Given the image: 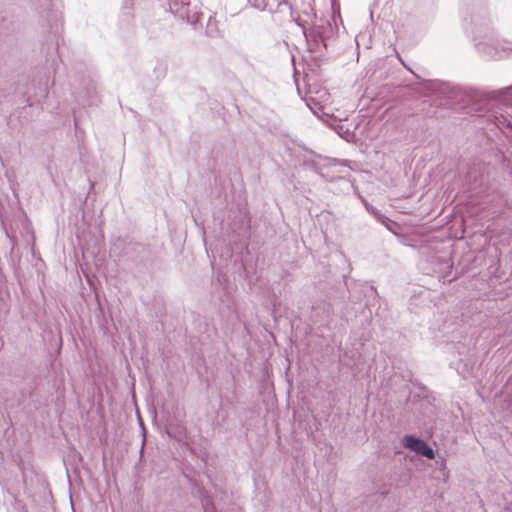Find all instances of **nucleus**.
I'll use <instances>...</instances> for the list:
<instances>
[{
  "instance_id": "39448f33",
  "label": "nucleus",
  "mask_w": 512,
  "mask_h": 512,
  "mask_svg": "<svg viewBox=\"0 0 512 512\" xmlns=\"http://www.w3.org/2000/svg\"><path fill=\"white\" fill-rule=\"evenodd\" d=\"M494 56L498 58L507 57L512 53V43L508 41L497 42L494 47Z\"/></svg>"
},
{
  "instance_id": "f257e3e1",
  "label": "nucleus",
  "mask_w": 512,
  "mask_h": 512,
  "mask_svg": "<svg viewBox=\"0 0 512 512\" xmlns=\"http://www.w3.org/2000/svg\"><path fill=\"white\" fill-rule=\"evenodd\" d=\"M494 122L500 129H507V135L512 136V95L510 102L499 106L494 115Z\"/></svg>"
},
{
  "instance_id": "20e7f679",
  "label": "nucleus",
  "mask_w": 512,
  "mask_h": 512,
  "mask_svg": "<svg viewBox=\"0 0 512 512\" xmlns=\"http://www.w3.org/2000/svg\"><path fill=\"white\" fill-rule=\"evenodd\" d=\"M429 88L436 94L449 99L456 98L458 93L456 87L439 80L430 81Z\"/></svg>"
},
{
  "instance_id": "9b49d317",
  "label": "nucleus",
  "mask_w": 512,
  "mask_h": 512,
  "mask_svg": "<svg viewBox=\"0 0 512 512\" xmlns=\"http://www.w3.org/2000/svg\"><path fill=\"white\" fill-rule=\"evenodd\" d=\"M326 306H327V315H329V314H330V308H331V307H330V305H326Z\"/></svg>"
},
{
  "instance_id": "f03ea898",
  "label": "nucleus",
  "mask_w": 512,
  "mask_h": 512,
  "mask_svg": "<svg viewBox=\"0 0 512 512\" xmlns=\"http://www.w3.org/2000/svg\"><path fill=\"white\" fill-rule=\"evenodd\" d=\"M403 445L406 448L427 457L428 459H433L435 457L433 449L428 446L424 440L413 435L405 436L403 439Z\"/></svg>"
},
{
  "instance_id": "1a4fd4ad",
  "label": "nucleus",
  "mask_w": 512,
  "mask_h": 512,
  "mask_svg": "<svg viewBox=\"0 0 512 512\" xmlns=\"http://www.w3.org/2000/svg\"><path fill=\"white\" fill-rule=\"evenodd\" d=\"M334 161L337 164H340V165H343V166H348L349 168L353 169V167L351 166V162L348 161V160H337V159H335Z\"/></svg>"
},
{
  "instance_id": "6e6552de",
  "label": "nucleus",
  "mask_w": 512,
  "mask_h": 512,
  "mask_svg": "<svg viewBox=\"0 0 512 512\" xmlns=\"http://www.w3.org/2000/svg\"><path fill=\"white\" fill-rule=\"evenodd\" d=\"M200 17V13H194L192 17L187 14V21L191 24H195L200 20Z\"/></svg>"
},
{
  "instance_id": "7ed1b4c3",
  "label": "nucleus",
  "mask_w": 512,
  "mask_h": 512,
  "mask_svg": "<svg viewBox=\"0 0 512 512\" xmlns=\"http://www.w3.org/2000/svg\"><path fill=\"white\" fill-rule=\"evenodd\" d=\"M489 167L484 163L477 162L474 163L468 170L466 179L472 184L475 188L482 186L487 181V175Z\"/></svg>"
},
{
  "instance_id": "0eeeda50",
  "label": "nucleus",
  "mask_w": 512,
  "mask_h": 512,
  "mask_svg": "<svg viewBox=\"0 0 512 512\" xmlns=\"http://www.w3.org/2000/svg\"><path fill=\"white\" fill-rule=\"evenodd\" d=\"M202 506L204 512H216L213 503L207 498L202 501Z\"/></svg>"
},
{
  "instance_id": "9d476101",
  "label": "nucleus",
  "mask_w": 512,
  "mask_h": 512,
  "mask_svg": "<svg viewBox=\"0 0 512 512\" xmlns=\"http://www.w3.org/2000/svg\"><path fill=\"white\" fill-rule=\"evenodd\" d=\"M61 347H62V338H61V336H59V345H58V347H57V352H58V353H60V351H61Z\"/></svg>"
},
{
  "instance_id": "423d86ee",
  "label": "nucleus",
  "mask_w": 512,
  "mask_h": 512,
  "mask_svg": "<svg viewBox=\"0 0 512 512\" xmlns=\"http://www.w3.org/2000/svg\"><path fill=\"white\" fill-rule=\"evenodd\" d=\"M335 131L339 136H341L343 139L349 141L351 138H353V133L350 131L349 128H345L343 124H338L335 127Z\"/></svg>"
}]
</instances>
